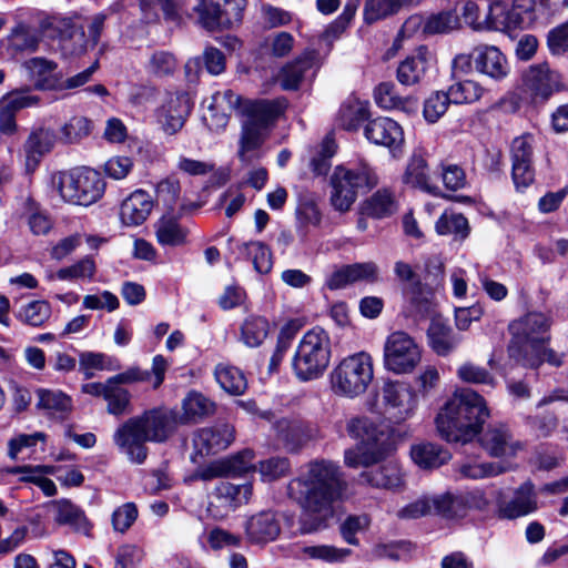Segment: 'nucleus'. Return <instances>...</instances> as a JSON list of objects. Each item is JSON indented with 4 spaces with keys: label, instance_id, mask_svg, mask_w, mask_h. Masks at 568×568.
Returning a JSON list of instances; mask_svg holds the SVG:
<instances>
[{
    "label": "nucleus",
    "instance_id": "45",
    "mask_svg": "<svg viewBox=\"0 0 568 568\" xmlns=\"http://www.w3.org/2000/svg\"><path fill=\"white\" fill-rule=\"evenodd\" d=\"M374 98L377 105L385 110L400 109L406 112L416 109V100L412 98L403 99L396 93V88L390 82L378 84L374 91Z\"/></svg>",
    "mask_w": 568,
    "mask_h": 568
},
{
    "label": "nucleus",
    "instance_id": "9",
    "mask_svg": "<svg viewBox=\"0 0 568 568\" xmlns=\"http://www.w3.org/2000/svg\"><path fill=\"white\" fill-rule=\"evenodd\" d=\"M422 358L418 344L407 333H392L384 344V367L395 374H407L415 369Z\"/></svg>",
    "mask_w": 568,
    "mask_h": 568
},
{
    "label": "nucleus",
    "instance_id": "29",
    "mask_svg": "<svg viewBox=\"0 0 568 568\" xmlns=\"http://www.w3.org/2000/svg\"><path fill=\"white\" fill-rule=\"evenodd\" d=\"M480 444L494 457H513L521 449L520 443L514 440L504 425L488 427L480 437Z\"/></svg>",
    "mask_w": 568,
    "mask_h": 568
},
{
    "label": "nucleus",
    "instance_id": "49",
    "mask_svg": "<svg viewBox=\"0 0 568 568\" xmlns=\"http://www.w3.org/2000/svg\"><path fill=\"white\" fill-rule=\"evenodd\" d=\"M182 408L183 416L181 419L183 423H187L212 415L215 410V404L201 393L190 392L182 402Z\"/></svg>",
    "mask_w": 568,
    "mask_h": 568
},
{
    "label": "nucleus",
    "instance_id": "17",
    "mask_svg": "<svg viewBox=\"0 0 568 568\" xmlns=\"http://www.w3.org/2000/svg\"><path fill=\"white\" fill-rule=\"evenodd\" d=\"M138 424L143 429L150 443H164L175 432L178 427V416L174 412L153 408L141 415L134 416Z\"/></svg>",
    "mask_w": 568,
    "mask_h": 568
},
{
    "label": "nucleus",
    "instance_id": "55",
    "mask_svg": "<svg viewBox=\"0 0 568 568\" xmlns=\"http://www.w3.org/2000/svg\"><path fill=\"white\" fill-rule=\"evenodd\" d=\"M413 1L414 0H367L364 8V19L367 23H373L387 16L394 14L402 6L412 3Z\"/></svg>",
    "mask_w": 568,
    "mask_h": 568
},
{
    "label": "nucleus",
    "instance_id": "25",
    "mask_svg": "<svg viewBox=\"0 0 568 568\" xmlns=\"http://www.w3.org/2000/svg\"><path fill=\"white\" fill-rule=\"evenodd\" d=\"M475 69L494 80H503L509 73L506 57L495 45H478L474 49Z\"/></svg>",
    "mask_w": 568,
    "mask_h": 568
},
{
    "label": "nucleus",
    "instance_id": "40",
    "mask_svg": "<svg viewBox=\"0 0 568 568\" xmlns=\"http://www.w3.org/2000/svg\"><path fill=\"white\" fill-rule=\"evenodd\" d=\"M42 41V31L36 27L18 24L9 37V49L17 53H32Z\"/></svg>",
    "mask_w": 568,
    "mask_h": 568
},
{
    "label": "nucleus",
    "instance_id": "4",
    "mask_svg": "<svg viewBox=\"0 0 568 568\" xmlns=\"http://www.w3.org/2000/svg\"><path fill=\"white\" fill-rule=\"evenodd\" d=\"M332 356L328 333L314 327L301 338L292 359V369L301 382L320 378L329 365Z\"/></svg>",
    "mask_w": 568,
    "mask_h": 568
},
{
    "label": "nucleus",
    "instance_id": "21",
    "mask_svg": "<svg viewBox=\"0 0 568 568\" xmlns=\"http://www.w3.org/2000/svg\"><path fill=\"white\" fill-rule=\"evenodd\" d=\"M317 52L307 50L294 61L286 63L277 75L281 88L285 91H295L310 73H314Z\"/></svg>",
    "mask_w": 568,
    "mask_h": 568
},
{
    "label": "nucleus",
    "instance_id": "36",
    "mask_svg": "<svg viewBox=\"0 0 568 568\" xmlns=\"http://www.w3.org/2000/svg\"><path fill=\"white\" fill-rule=\"evenodd\" d=\"M429 51L426 47L417 49L416 53L406 58L397 68V80L404 85L418 83L428 68Z\"/></svg>",
    "mask_w": 568,
    "mask_h": 568
},
{
    "label": "nucleus",
    "instance_id": "62",
    "mask_svg": "<svg viewBox=\"0 0 568 568\" xmlns=\"http://www.w3.org/2000/svg\"><path fill=\"white\" fill-rule=\"evenodd\" d=\"M395 210L394 195L387 189H382L374 193L366 205L367 213L378 219L393 214Z\"/></svg>",
    "mask_w": 568,
    "mask_h": 568
},
{
    "label": "nucleus",
    "instance_id": "48",
    "mask_svg": "<svg viewBox=\"0 0 568 568\" xmlns=\"http://www.w3.org/2000/svg\"><path fill=\"white\" fill-rule=\"evenodd\" d=\"M103 399L106 402V412L110 415L121 416L130 413V392L111 377L108 378V387Z\"/></svg>",
    "mask_w": 568,
    "mask_h": 568
},
{
    "label": "nucleus",
    "instance_id": "61",
    "mask_svg": "<svg viewBox=\"0 0 568 568\" xmlns=\"http://www.w3.org/2000/svg\"><path fill=\"white\" fill-rule=\"evenodd\" d=\"M302 552L305 557L325 562H339L345 560L351 550L347 548H337L329 545H315L303 547Z\"/></svg>",
    "mask_w": 568,
    "mask_h": 568
},
{
    "label": "nucleus",
    "instance_id": "35",
    "mask_svg": "<svg viewBox=\"0 0 568 568\" xmlns=\"http://www.w3.org/2000/svg\"><path fill=\"white\" fill-rule=\"evenodd\" d=\"M286 109L285 99L251 101L245 105L248 115L247 123L266 129Z\"/></svg>",
    "mask_w": 568,
    "mask_h": 568
},
{
    "label": "nucleus",
    "instance_id": "6",
    "mask_svg": "<svg viewBox=\"0 0 568 568\" xmlns=\"http://www.w3.org/2000/svg\"><path fill=\"white\" fill-rule=\"evenodd\" d=\"M52 185L64 202L83 206L98 202L105 190L100 172L90 168L55 173Z\"/></svg>",
    "mask_w": 568,
    "mask_h": 568
},
{
    "label": "nucleus",
    "instance_id": "19",
    "mask_svg": "<svg viewBox=\"0 0 568 568\" xmlns=\"http://www.w3.org/2000/svg\"><path fill=\"white\" fill-rule=\"evenodd\" d=\"M558 74L547 64L532 65L524 75V87L534 102L547 100L558 89Z\"/></svg>",
    "mask_w": 568,
    "mask_h": 568
},
{
    "label": "nucleus",
    "instance_id": "26",
    "mask_svg": "<svg viewBox=\"0 0 568 568\" xmlns=\"http://www.w3.org/2000/svg\"><path fill=\"white\" fill-rule=\"evenodd\" d=\"M55 139L54 131L48 128L31 131L23 144L24 165L28 173L33 172L42 158L51 152Z\"/></svg>",
    "mask_w": 568,
    "mask_h": 568
},
{
    "label": "nucleus",
    "instance_id": "3",
    "mask_svg": "<svg viewBox=\"0 0 568 568\" xmlns=\"http://www.w3.org/2000/svg\"><path fill=\"white\" fill-rule=\"evenodd\" d=\"M551 324V317L538 311L514 320L508 326L511 334L509 356L525 367L538 368L542 364L540 346L550 341Z\"/></svg>",
    "mask_w": 568,
    "mask_h": 568
},
{
    "label": "nucleus",
    "instance_id": "15",
    "mask_svg": "<svg viewBox=\"0 0 568 568\" xmlns=\"http://www.w3.org/2000/svg\"><path fill=\"white\" fill-rule=\"evenodd\" d=\"M364 135L371 143L388 149L393 156L402 154L404 130L395 120L387 116L373 119L365 125Z\"/></svg>",
    "mask_w": 568,
    "mask_h": 568
},
{
    "label": "nucleus",
    "instance_id": "30",
    "mask_svg": "<svg viewBox=\"0 0 568 568\" xmlns=\"http://www.w3.org/2000/svg\"><path fill=\"white\" fill-rule=\"evenodd\" d=\"M22 65L33 81L36 89L57 91V88L61 87L59 84L61 73L57 71V62L42 57H34L24 61Z\"/></svg>",
    "mask_w": 568,
    "mask_h": 568
},
{
    "label": "nucleus",
    "instance_id": "1",
    "mask_svg": "<svg viewBox=\"0 0 568 568\" xmlns=\"http://www.w3.org/2000/svg\"><path fill=\"white\" fill-rule=\"evenodd\" d=\"M341 466L329 459L305 464L287 485L288 497L302 509L301 530L311 534L322 529L334 515V505L347 490Z\"/></svg>",
    "mask_w": 568,
    "mask_h": 568
},
{
    "label": "nucleus",
    "instance_id": "59",
    "mask_svg": "<svg viewBox=\"0 0 568 568\" xmlns=\"http://www.w3.org/2000/svg\"><path fill=\"white\" fill-rule=\"evenodd\" d=\"M456 375L460 381L468 384H483L493 388L497 384L496 378L489 371L471 362L462 364L457 368Z\"/></svg>",
    "mask_w": 568,
    "mask_h": 568
},
{
    "label": "nucleus",
    "instance_id": "18",
    "mask_svg": "<svg viewBox=\"0 0 568 568\" xmlns=\"http://www.w3.org/2000/svg\"><path fill=\"white\" fill-rule=\"evenodd\" d=\"M244 530L246 539L251 544L261 545L271 542L275 540L281 532L278 516L271 509L261 510L246 519Z\"/></svg>",
    "mask_w": 568,
    "mask_h": 568
},
{
    "label": "nucleus",
    "instance_id": "2",
    "mask_svg": "<svg viewBox=\"0 0 568 568\" xmlns=\"http://www.w3.org/2000/svg\"><path fill=\"white\" fill-rule=\"evenodd\" d=\"M486 399L476 390L456 389L436 416L442 438L452 443H469L483 430L489 417Z\"/></svg>",
    "mask_w": 568,
    "mask_h": 568
},
{
    "label": "nucleus",
    "instance_id": "22",
    "mask_svg": "<svg viewBox=\"0 0 568 568\" xmlns=\"http://www.w3.org/2000/svg\"><path fill=\"white\" fill-rule=\"evenodd\" d=\"M234 440V427L219 424L199 429L194 437V447L201 455L215 454L227 448Z\"/></svg>",
    "mask_w": 568,
    "mask_h": 568
},
{
    "label": "nucleus",
    "instance_id": "37",
    "mask_svg": "<svg viewBox=\"0 0 568 568\" xmlns=\"http://www.w3.org/2000/svg\"><path fill=\"white\" fill-rule=\"evenodd\" d=\"M413 462L423 469L438 468L450 459L448 450L433 443H418L410 447Z\"/></svg>",
    "mask_w": 568,
    "mask_h": 568
},
{
    "label": "nucleus",
    "instance_id": "46",
    "mask_svg": "<svg viewBox=\"0 0 568 568\" xmlns=\"http://www.w3.org/2000/svg\"><path fill=\"white\" fill-rule=\"evenodd\" d=\"M51 314L50 303L44 300H37L21 305L14 315L24 325L40 327L48 322Z\"/></svg>",
    "mask_w": 568,
    "mask_h": 568
},
{
    "label": "nucleus",
    "instance_id": "41",
    "mask_svg": "<svg viewBox=\"0 0 568 568\" xmlns=\"http://www.w3.org/2000/svg\"><path fill=\"white\" fill-rule=\"evenodd\" d=\"M80 371L85 379L94 377L95 371L115 372L121 368V362L104 353L82 352L79 356Z\"/></svg>",
    "mask_w": 568,
    "mask_h": 568
},
{
    "label": "nucleus",
    "instance_id": "23",
    "mask_svg": "<svg viewBox=\"0 0 568 568\" xmlns=\"http://www.w3.org/2000/svg\"><path fill=\"white\" fill-rule=\"evenodd\" d=\"M420 27L426 34H444L456 30L459 19L450 11L432 14L425 21L419 16H413L404 22L400 32L410 36Z\"/></svg>",
    "mask_w": 568,
    "mask_h": 568
},
{
    "label": "nucleus",
    "instance_id": "32",
    "mask_svg": "<svg viewBox=\"0 0 568 568\" xmlns=\"http://www.w3.org/2000/svg\"><path fill=\"white\" fill-rule=\"evenodd\" d=\"M273 429L287 452L300 450L308 440L306 426L296 418L281 417L274 422Z\"/></svg>",
    "mask_w": 568,
    "mask_h": 568
},
{
    "label": "nucleus",
    "instance_id": "64",
    "mask_svg": "<svg viewBox=\"0 0 568 568\" xmlns=\"http://www.w3.org/2000/svg\"><path fill=\"white\" fill-rule=\"evenodd\" d=\"M176 59L168 51H155L151 54L145 68L154 77H168L176 70Z\"/></svg>",
    "mask_w": 568,
    "mask_h": 568
},
{
    "label": "nucleus",
    "instance_id": "8",
    "mask_svg": "<svg viewBox=\"0 0 568 568\" xmlns=\"http://www.w3.org/2000/svg\"><path fill=\"white\" fill-rule=\"evenodd\" d=\"M382 398L385 409L376 400L367 403V409L377 415L389 414L400 423L410 418L417 408V396L409 385L398 381H387L382 387Z\"/></svg>",
    "mask_w": 568,
    "mask_h": 568
},
{
    "label": "nucleus",
    "instance_id": "44",
    "mask_svg": "<svg viewBox=\"0 0 568 568\" xmlns=\"http://www.w3.org/2000/svg\"><path fill=\"white\" fill-rule=\"evenodd\" d=\"M54 521L59 525H68L81 529L87 525L84 513L69 499L53 500L49 505Z\"/></svg>",
    "mask_w": 568,
    "mask_h": 568
},
{
    "label": "nucleus",
    "instance_id": "56",
    "mask_svg": "<svg viewBox=\"0 0 568 568\" xmlns=\"http://www.w3.org/2000/svg\"><path fill=\"white\" fill-rule=\"evenodd\" d=\"M403 294L407 303H409L413 314L423 316L429 312L432 305L430 294L423 287L419 281L407 284L403 290Z\"/></svg>",
    "mask_w": 568,
    "mask_h": 568
},
{
    "label": "nucleus",
    "instance_id": "54",
    "mask_svg": "<svg viewBox=\"0 0 568 568\" xmlns=\"http://www.w3.org/2000/svg\"><path fill=\"white\" fill-rule=\"evenodd\" d=\"M435 227L440 235L453 234L460 240H465L469 234L468 221L460 213L445 212L436 222Z\"/></svg>",
    "mask_w": 568,
    "mask_h": 568
},
{
    "label": "nucleus",
    "instance_id": "60",
    "mask_svg": "<svg viewBox=\"0 0 568 568\" xmlns=\"http://www.w3.org/2000/svg\"><path fill=\"white\" fill-rule=\"evenodd\" d=\"M453 103L448 92L435 91L424 101L423 114L428 123H436Z\"/></svg>",
    "mask_w": 568,
    "mask_h": 568
},
{
    "label": "nucleus",
    "instance_id": "20",
    "mask_svg": "<svg viewBox=\"0 0 568 568\" xmlns=\"http://www.w3.org/2000/svg\"><path fill=\"white\" fill-rule=\"evenodd\" d=\"M538 509L537 494L531 481L520 485L509 501L498 504V516L504 519H516Z\"/></svg>",
    "mask_w": 568,
    "mask_h": 568
},
{
    "label": "nucleus",
    "instance_id": "27",
    "mask_svg": "<svg viewBox=\"0 0 568 568\" xmlns=\"http://www.w3.org/2000/svg\"><path fill=\"white\" fill-rule=\"evenodd\" d=\"M36 407L47 417L64 420L73 410L71 396L60 389L38 388Z\"/></svg>",
    "mask_w": 568,
    "mask_h": 568
},
{
    "label": "nucleus",
    "instance_id": "31",
    "mask_svg": "<svg viewBox=\"0 0 568 568\" xmlns=\"http://www.w3.org/2000/svg\"><path fill=\"white\" fill-rule=\"evenodd\" d=\"M152 209L151 196L143 190H136L122 202L120 217L123 224L138 226L146 221Z\"/></svg>",
    "mask_w": 568,
    "mask_h": 568
},
{
    "label": "nucleus",
    "instance_id": "47",
    "mask_svg": "<svg viewBox=\"0 0 568 568\" xmlns=\"http://www.w3.org/2000/svg\"><path fill=\"white\" fill-rule=\"evenodd\" d=\"M214 375L220 386L231 395H241L247 388L246 377L237 367L219 364L215 367Z\"/></svg>",
    "mask_w": 568,
    "mask_h": 568
},
{
    "label": "nucleus",
    "instance_id": "14",
    "mask_svg": "<svg viewBox=\"0 0 568 568\" xmlns=\"http://www.w3.org/2000/svg\"><path fill=\"white\" fill-rule=\"evenodd\" d=\"M511 175L517 189L527 187L534 182L532 166L534 136L523 134L513 140L510 145Z\"/></svg>",
    "mask_w": 568,
    "mask_h": 568
},
{
    "label": "nucleus",
    "instance_id": "39",
    "mask_svg": "<svg viewBox=\"0 0 568 568\" xmlns=\"http://www.w3.org/2000/svg\"><path fill=\"white\" fill-rule=\"evenodd\" d=\"M404 183L420 189L424 192H427L433 195H439L440 190L437 185L430 182L427 162L420 155H413L409 160L405 174L403 176Z\"/></svg>",
    "mask_w": 568,
    "mask_h": 568
},
{
    "label": "nucleus",
    "instance_id": "33",
    "mask_svg": "<svg viewBox=\"0 0 568 568\" xmlns=\"http://www.w3.org/2000/svg\"><path fill=\"white\" fill-rule=\"evenodd\" d=\"M487 20L490 28L505 31L526 29L535 22V18L520 12L515 7L506 10L500 3L489 7Z\"/></svg>",
    "mask_w": 568,
    "mask_h": 568
},
{
    "label": "nucleus",
    "instance_id": "7",
    "mask_svg": "<svg viewBox=\"0 0 568 568\" xmlns=\"http://www.w3.org/2000/svg\"><path fill=\"white\" fill-rule=\"evenodd\" d=\"M378 178L366 162L347 168L338 165L331 176V203L335 210L346 212L351 209L359 189L368 190L377 185Z\"/></svg>",
    "mask_w": 568,
    "mask_h": 568
},
{
    "label": "nucleus",
    "instance_id": "5",
    "mask_svg": "<svg viewBox=\"0 0 568 568\" xmlns=\"http://www.w3.org/2000/svg\"><path fill=\"white\" fill-rule=\"evenodd\" d=\"M374 379L373 357L367 352H358L344 357L331 373L332 390L346 398L363 395Z\"/></svg>",
    "mask_w": 568,
    "mask_h": 568
},
{
    "label": "nucleus",
    "instance_id": "50",
    "mask_svg": "<svg viewBox=\"0 0 568 568\" xmlns=\"http://www.w3.org/2000/svg\"><path fill=\"white\" fill-rule=\"evenodd\" d=\"M508 467L501 462L477 463L474 460L460 463L457 471L463 478L483 479L505 473Z\"/></svg>",
    "mask_w": 568,
    "mask_h": 568
},
{
    "label": "nucleus",
    "instance_id": "13",
    "mask_svg": "<svg viewBox=\"0 0 568 568\" xmlns=\"http://www.w3.org/2000/svg\"><path fill=\"white\" fill-rule=\"evenodd\" d=\"M192 109L191 99L185 92H165L156 116L168 134L180 131Z\"/></svg>",
    "mask_w": 568,
    "mask_h": 568
},
{
    "label": "nucleus",
    "instance_id": "34",
    "mask_svg": "<svg viewBox=\"0 0 568 568\" xmlns=\"http://www.w3.org/2000/svg\"><path fill=\"white\" fill-rule=\"evenodd\" d=\"M359 481L375 488L397 489L403 486V473L400 467L388 462L377 468L364 470L359 474Z\"/></svg>",
    "mask_w": 568,
    "mask_h": 568
},
{
    "label": "nucleus",
    "instance_id": "52",
    "mask_svg": "<svg viewBox=\"0 0 568 568\" xmlns=\"http://www.w3.org/2000/svg\"><path fill=\"white\" fill-rule=\"evenodd\" d=\"M92 120L84 115H73L61 126V140L68 144L79 143L88 138L92 133Z\"/></svg>",
    "mask_w": 568,
    "mask_h": 568
},
{
    "label": "nucleus",
    "instance_id": "63",
    "mask_svg": "<svg viewBox=\"0 0 568 568\" xmlns=\"http://www.w3.org/2000/svg\"><path fill=\"white\" fill-rule=\"evenodd\" d=\"M362 446L348 448L344 452V464L349 468L369 467L379 463L384 456L381 449L362 452Z\"/></svg>",
    "mask_w": 568,
    "mask_h": 568
},
{
    "label": "nucleus",
    "instance_id": "43",
    "mask_svg": "<svg viewBox=\"0 0 568 568\" xmlns=\"http://www.w3.org/2000/svg\"><path fill=\"white\" fill-rule=\"evenodd\" d=\"M22 216L34 235H45L52 227V221L32 197L27 196L21 204Z\"/></svg>",
    "mask_w": 568,
    "mask_h": 568
},
{
    "label": "nucleus",
    "instance_id": "16",
    "mask_svg": "<svg viewBox=\"0 0 568 568\" xmlns=\"http://www.w3.org/2000/svg\"><path fill=\"white\" fill-rule=\"evenodd\" d=\"M345 429L347 435L364 448L381 449L383 456L385 455L388 433L382 424L373 422L367 416H353L347 419Z\"/></svg>",
    "mask_w": 568,
    "mask_h": 568
},
{
    "label": "nucleus",
    "instance_id": "12",
    "mask_svg": "<svg viewBox=\"0 0 568 568\" xmlns=\"http://www.w3.org/2000/svg\"><path fill=\"white\" fill-rule=\"evenodd\" d=\"M199 16V23L209 31L229 29L242 21L243 0H236L231 8L221 9L213 0H200L194 8Z\"/></svg>",
    "mask_w": 568,
    "mask_h": 568
},
{
    "label": "nucleus",
    "instance_id": "51",
    "mask_svg": "<svg viewBox=\"0 0 568 568\" xmlns=\"http://www.w3.org/2000/svg\"><path fill=\"white\" fill-rule=\"evenodd\" d=\"M454 104H471L479 101L486 89L476 81H456L447 90Z\"/></svg>",
    "mask_w": 568,
    "mask_h": 568
},
{
    "label": "nucleus",
    "instance_id": "53",
    "mask_svg": "<svg viewBox=\"0 0 568 568\" xmlns=\"http://www.w3.org/2000/svg\"><path fill=\"white\" fill-rule=\"evenodd\" d=\"M268 322L262 316L247 317L241 327V338L248 347H257L268 334Z\"/></svg>",
    "mask_w": 568,
    "mask_h": 568
},
{
    "label": "nucleus",
    "instance_id": "38",
    "mask_svg": "<svg viewBox=\"0 0 568 568\" xmlns=\"http://www.w3.org/2000/svg\"><path fill=\"white\" fill-rule=\"evenodd\" d=\"M427 336L432 349L439 356L448 355L460 343V337L452 327L438 320L432 321Z\"/></svg>",
    "mask_w": 568,
    "mask_h": 568
},
{
    "label": "nucleus",
    "instance_id": "28",
    "mask_svg": "<svg viewBox=\"0 0 568 568\" xmlns=\"http://www.w3.org/2000/svg\"><path fill=\"white\" fill-rule=\"evenodd\" d=\"M478 496V503H474L471 500V497H474L473 495H455L452 493H445L442 495L433 496L434 515H439L444 518L452 519L456 517H463L467 508L474 507L481 509L487 506V500L483 497L481 494Z\"/></svg>",
    "mask_w": 568,
    "mask_h": 568
},
{
    "label": "nucleus",
    "instance_id": "11",
    "mask_svg": "<svg viewBox=\"0 0 568 568\" xmlns=\"http://www.w3.org/2000/svg\"><path fill=\"white\" fill-rule=\"evenodd\" d=\"M138 422L134 417H130L122 423L113 434V442L119 452L130 463L142 465L149 456V447L146 446L149 439Z\"/></svg>",
    "mask_w": 568,
    "mask_h": 568
},
{
    "label": "nucleus",
    "instance_id": "42",
    "mask_svg": "<svg viewBox=\"0 0 568 568\" xmlns=\"http://www.w3.org/2000/svg\"><path fill=\"white\" fill-rule=\"evenodd\" d=\"M264 130L256 124L247 122L244 124L239 151L242 162L250 163L261 156L258 150L265 140Z\"/></svg>",
    "mask_w": 568,
    "mask_h": 568
},
{
    "label": "nucleus",
    "instance_id": "24",
    "mask_svg": "<svg viewBox=\"0 0 568 568\" xmlns=\"http://www.w3.org/2000/svg\"><path fill=\"white\" fill-rule=\"evenodd\" d=\"M156 242L163 247H181L189 244L190 229L173 213L163 214L154 224Z\"/></svg>",
    "mask_w": 568,
    "mask_h": 568
},
{
    "label": "nucleus",
    "instance_id": "10",
    "mask_svg": "<svg viewBox=\"0 0 568 568\" xmlns=\"http://www.w3.org/2000/svg\"><path fill=\"white\" fill-rule=\"evenodd\" d=\"M253 495L251 483L233 484L221 481L214 488L207 510L216 519L225 518L230 513L246 505Z\"/></svg>",
    "mask_w": 568,
    "mask_h": 568
},
{
    "label": "nucleus",
    "instance_id": "58",
    "mask_svg": "<svg viewBox=\"0 0 568 568\" xmlns=\"http://www.w3.org/2000/svg\"><path fill=\"white\" fill-rule=\"evenodd\" d=\"M241 250L252 260L257 273L267 274L272 270V253L264 243L258 241L244 243L242 244Z\"/></svg>",
    "mask_w": 568,
    "mask_h": 568
},
{
    "label": "nucleus",
    "instance_id": "57",
    "mask_svg": "<svg viewBox=\"0 0 568 568\" xmlns=\"http://www.w3.org/2000/svg\"><path fill=\"white\" fill-rule=\"evenodd\" d=\"M368 116L365 104L357 100H349L344 103L338 113L339 124L347 131H353Z\"/></svg>",
    "mask_w": 568,
    "mask_h": 568
}]
</instances>
